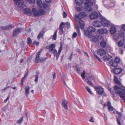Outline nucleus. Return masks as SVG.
I'll return each mask as SVG.
<instances>
[{
    "mask_svg": "<svg viewBox=\"0 0 125 125\" xmlns=\"http://www.w3.org/2000/svg\"><path fill=\"white\" fill-rule=\"evenodd\" d=\"M96 2L95 0H93V2L92 1L86 2L85 3V8L87 10L89 11H91L92 10V7L93 4L95 5Z\"/></svg>",
    "mask_w": 125,
    "mask_h": 125,
    "instance_id": "f257e3e1",
    "label": "nucleus"
},
{
    "mask_svg": "<svg viewBox=\"0 0 125 125\" xmlns=\"http://www.w3.org/2000/svg\"><path fill=\"white\" fill-rule=\"evenodd\" d=\"M95 29L92 26H90L88 29V30H84V34L89 37H92L91 33L94 31Z\"/></svg>",
    "mask_w": 125,
    "mask_h": 125,
    "instance_id": "f03ea898",
    "label": "nucleus"
},
{
    "mask_svg": "<svg viewBox=\"0 0 125 125\" xmlns=\"http://www.w3.org/2000/svg\"><path fill=\"white\" fill-rule=\"evenodd\" d=\"M114 89L116 93L119 95V96L124 100H125V94L120 91V89L117 85H115L114 87Z\"/></svg>",
    "mask_w": 125,
    "mask_h": 125,
    "instance_id": "7ed1b4c3",
    "label": "nucleus"
},
{
    "mask_svg": "<svg viewBox=\"0 0 125 125\" xmlns=\"http://www.w3.org/2000/svg\"><path fill=\"white\" fill-rule=\"evenodd\" d=\"M41 52V51H39L36 53L35 60L34 61L36 63L42 62L45 61L46 59L47 58V57L39 58Z\"/></svg>",
    "mask_w": 125,
    "mask_h": 125,
    "instance_id": "20e7f679",
    "label": "nucleus"
},
{
    "mask_svg": "<svg viewBox=\"0 0 125 125\" xmlns=\"http://www.w3.org/2000/svg\"><path fill=\"white\" fill-rule=\"evenodd\" d=\"M101 25L103 26H106L107 27H110L111 25V24L110 22L106 20L105 18H102L101 19Z\"/></svg>",
    "mask_w": 125,
    "mask_h": 125,
    "instance_id": "39448f33",
    "label": "nucleus"
},
{
    "mask_svg": "<svg viewBox=\"0 0 125 125\" xmlns=\"http://www.w3.org/2000/svg\"><path fill=\"white\" fill-rule=\"evenodd\" d=\"M38 6L40 8L46 9L48 6V5L45 4L44 2H42L41 0H38L37 2Z\"/></svg>",
    "mask_w": 125,
    "mask_h": 125,
    "instance_id": "423d86ee",
    "label": "nucleus"
},
{
    "mask_svg": "<svg viewBox=\"0 0 125 125\" xmlns=\"http://www.w3.org/2000/svg\"><path fill=\"white\" fill-rule=\"evenodd\" d=\"M65 24H66V27L67 28H69L70 27V24L69 23L66 22V23H64L63 22L61 23L60 25L59 30L62 33H63L64 32L63 29L64 28Z\"/></svg>",
    "mask_w": 125,
    "mask_h": 125,
    "instance_id": "0eeeda50",
    "label": "nucleus"
},
{
    "mask_svg": "<svg viewBox=\"0 0 125 125\" xmlns=\"http://www.w3.org/2000/svg\"><path fill=\"white\" fill-rule=\"evenodd\" d=\"M98 17V14L96 11H93L90 15V17L91 19L94 20L97 19Z\"/></svg>",
    "mask_w": 125,
    "mask_h": 125,
    "instance_id": "6e6552de",
    "label": "nucleus"
},
{
    "mask_svg": "<svg viewBox=\"0 0 125 125\" xmlns=\"http://www.w3.org/2000/svg\"><path fill=\"white\" fill-rule=\"evenodd\" d=\"M86 16L87 14L85 12H80L77 15H76L75 16L77 18L82 19L85 17Z\"/></svg>",
    "mask_w": 125,
    "mask_h": 125,
    "instance_id": "1a4fd4ad",
    "label": "nucleus"
},
{
    "mask_svg": "<svg viewBox=\"0 0 125 125\" xmlns=\"http://www.w3.org/2000/svg\"><path fill=\"white\" fill-rule=\"evenodd\" d=\"M95 88L97 90V92L100 95L102 94L104 92V91L102 87L101 86L98 87L95 86Z\"/></svg>",
    "mask_w": 125,
    "mask_h": 125,
    "instance_id": "9d476101",
    "label": "nucleus"
},
{
    "mask_svg": "<svg viewBox=\"0 0 125 125\" xmlns=\"http://www.w3.org/2000/svg\"><path fill=\"white\" fill-rule=\"evenodd\" d=\"M122 69L119 68H115L112 70V72L115 74H119L122 72Z\"/></svg>",
    "mask_w": 125,
    "mask_h": 125,
    "instance_id": "9b49d317",
    "label": "nucleus"
},
{
    "mask_svg": "<svg viewBox=\"0 0 125 125\" xmlns=\"http://www.w3.org/2000/svg\"><path fill=\"white\" fill-rule=\"evenodd\" d=\"M16 5H18V7L20 8H23L24 5L23 0H16Z\"/></svg>",
    "mask_w": 125,
    "mask_h": 125,
    "instance_id": "f8f14e48",
    "label": "nucleus"
},
{
    "mask_svg": "<svg viewBox=\"0 0 125 125\" xmlns=\"http://www.w3.org/2000/svg\"><path fill=\"white\" fill-rule=\"evenodd\" d=\"M106 52L103 49H100L98 50L97 53L100 56H102L106 54Z\"/></svg>",
    "mask_w": 125,
    "mask_h": 125,
    "instance_id": "ddd939ff",
    "label": "nucleus"
},
{
    "mask_svg": "<svg viewBox=\"0 0 125 125\" xmlns=\"http://www.w3.org/2000/svg\"><path fill=\"white\" fill-rule=\"evenodd\" d=\"M116 112L119 118H117V123L119 125H121L119 119H121V118L122 115V113H120L118 111H117Z\"/></svg>",
    "mask_w": 125,
    "mask_h": 125,
    "instance_id": "4468645a",
    "label": "nucleus"
},
{
    "mask_svg": "<svg viewBox=\"0 0 125 125\" xmlns=\"http://www.w3.org/2000/svg\"><path fill=\"white\" fill-rule=\"evenodd\" d=\"M68 103V101L66 100L63 99L62 101V105L65 109H68L67 106Z\"/></svg>",
    "mask_w": 125,
    "mask_h": 125,
    "instance_id": "2eb2a0df",
    "label": "nucleus"
},
{
    "mask_svg": "<svg viewBox=\"0 0 125 125\" xmlns=\"http://www.w3.org/2000/svg\"><path fill=\"white\" fill-rule=\"evenodd\" d=\"M32 12L33 15L35 16H37L39 15V10H36L35 8H32Z\"/></svg>",
    "mask_w": 125,
    "mask_h": 125,
    "instance_id": "dca6fc26",
    "label": "nucleus"
},
{
    "mask_svg": "<svg viewBox=\"0 0 125 125\" xmlns=\"http://www.w3.org/2000/svg\"><path fill=\"white\" fill-rule=\"evenodd\" d=\"M93 25L96 27H99L101 24V22L99 21H94L93 22Z\"/></svg>",
    "mask_w": 125,
    "mask_h": 125,
    "instance_id": "f3484780",
    "label": "nucleus"
},
{
    "mask_svg": "<svg viewBox=\"0 0 125 125\" xmlns=\"http://www.w3.org/2000/svg\"><path fill=\"white\" fill-rule=\"evenodd\" d=\"M117 31L116 28L114 26H111L110 30V33L111 34H114Z\"/></svg>",
    "mask_w": 125,
    "mask_h": 125,
    "instance_id": "a211bd4d",
    "label": "nucleus"
},
{
    "mask_svg": "<svg viewBox=\"0 0 125 125\" xmlns=\"http://www.w3.org/2000/svg\"><path fill=\"white\" fill-rule=\"evenodd\" d=\"M97 31L99 33L101 34L104 33L106 34L107 33V31L105 29H101L98 30Z\"/></svg>",
    "mask_w": 125,
    "mask_h": 125,
    "instance_id": "6ab92c4d",
    "label": "nucleus"
},
{
    "mask_svg": "<svg viewBox=\"0 0 125 125\" xmlns=\"http://www.w3.org/2000/svg\"><path fill=\"white\" fill-rule=\"evenodd\" d=\"M23 11L25 12V13L28 14L29 15H31L32 14V11L28 8H25L23 9Z\"/></svg>",
    "mask_w": 125,
    "mask_h": 125,
    "instance_id": "aec40b11",
    "label": "nucleus"
},
{
    "mask_svg": "<svg viewBox=\"0 0 125 125\" xmlns=\"http://www.w3.org/2000/svg\"><path fill=\"white\" fill-rule=\"evenodd\" d=\"M80 28L82 29H84V21L82 20H80L79 21Z\"/></svg>",
    "mask_w": 125,
    "mask_h": 125,
    "instance_id": "412c9836",
    "label": "nucleus"
},
{
    "mask_svg": "<svg viewBox=\"0 0 125 125\" xmlns=\"http://www.w3.org/2000/svg\"><path fill=\"white\" fill-rule=\"evenodd\" d=\"M83 0H75V3L77 6H81L83 2Z\"/></svg>",
    "mask_w": 125,
    "mask_h": 125,
    "instance_id": "4be33fe9",
    "label": "nucleus"
},
{
    "mask_svg": "<svg viewBox=\"0 0 125 125\" xmlns=\"http://www.w3.org/2000/svg\"><path fill=\"white\" fill-rule=\"evenodd\" d=\"M111 57V56L107 54V55H105L103 57V59L104 61H106L109 60L110 58Z\"/></svg>",
    "mask_w": 125,
    "mask_h": 125,
    "instance_id": "5701e85b",
    "label": "nucleus"
},
{
    "mask_svg": "<svg viewBox=\"0 0 125 125\" xmlns=\"http://www.w3.org/2000/svg\"><path fill=\"white\" fill-rule=\"evenodd\" d=\"M55 47V45L54 44H52L51 45H48L47 46L46 48L47 49H48L49 50L50 49H53Z\"/></svg>",
    "mask_w": 125,
    "mask_h": 125,
    "instance_id": "b1692460",
    "label": "nucleus"
},
{
    "mask_svg": "<svg viewBox=\"0 0 125 125\" xmlns=\"http://www.w3.org/2000/svg\"><path fill=\"white\" fill-rule=\"evenodd\" d=\"M100 44L101 46L103 48H105L106 47V42L104 41H103L101 42L100 43Z\"/></svg>",
    "mask_w": 125,
    "mask_h": 125,
    "instance_id": "393cba45",
    "label": "nucleus"
},
{
    "mask_svg": "<svg viewBox=\"0 0 125 125\" xmlns=\"http://www.w3.org/2000/svg\"><path fill=\"white\" fill-rule=\"evenodd\" d=\"M39 15H43L45 13V11L43 9H40L39 10Z\"/></svg>",
    "mask_w": 125,
    "mask_h": 125,
    "instance_id": "a878e982",
    "label": "nucleus"
},
{
    "mask_svg": "<svg viewBox=\"0 0 125 125\" xmlns=\"http://www.w3.org/2000/svg\"><path fill=\"white\" fill-rule=\"evenodd\" d=\"M5 26L6 30H7L10 29H11L13 28L14 27L13 25L11 24Z\"/></svg>",
    "mask_w": 125,
    "mask_h": 125,
    "instance_id": "bb28decb",
    "label": "nucleus"
},
{
    "mask_svg": "<svg viewBox=\"0 0 125 125\" xmlns=\"http://www.w3.org/2000/svg\"><path fill=\"white\" fill-rule=\"evenodd\" d=\"M30 88V87L29 86H26L25 88V93L27 95H28L29 93V90Z\"/></svg>",
    "mask_w": 125,
    "mask_h": 125,
    "instance_id": "cd10ccee",
    "label": "nucleus"
},
{
    "mask_svg": "<svg viewBox=\"0 0 125 125\" xmlns=\"http://www.w3.org/2000/svg\"><path fill=\"white\" fill-rule=\"evenodd\" d=\"M44 34V32L43 31H41L38 35L37 37L38 39L39 40V39L41 37H43Z\"/></svg>",
    "mask_w": 125,
    "mask_h": 125,
    "instance_id": "c85d7f7f",
    "label": "nucleus"
},
{
    "mask_svg": "<svg viewBox=\"0 0 125 125\" xmlns=\"http://www.w3.org/2000/svg\"><path fill=\"white\" fill-rule=\"evenodd\" d=\"M114 81L115 82V83L119 85L120 84V82L118 78L115 76L114 77Z\"/></svg>",
    "mask_w": 125,
    "mask_h": 125,
    "instance_id": "c756f323",
    "label": "nucleus"
},
{
    "mask_svg": "<svg viewBox=\"0 0 125 125\" xmlns=\"http://www.w3.org/2000/svg\"><path fill=\"white\" fill-rule=\"evenodd\" d=\"M23 119V117H22L20 118L17 121V123L20 124H21Z\"/></svg>",
    "mask_w": 125,
    "mask_h": 125,
    "instance_id": "7c9ffc66",
    "label": "nucleus"
},
{
    "mask_svg": "<svg viewBox=\"0 0 125 125\" xmlns=\"http://www.w3.org/2000/svg\"><path fill=\"white\" fill-rule=\"evenodd\" d=\"M57 32V31L56 30L54 32V34L53 35L52 39L54 40H55L56 39L57 37L56 34Z\"/></svg>",
    "mask_w": 125,
    "mask_h": 125,
    "instance_id": "2f4dec72",
    "label": "nucleus"
},
{
    "mask_svg": "<svg viewBox=\"0 0 125 125\" xmlns=\"http://www.w3.org/2000/svg\"><path fill=\"white\" fill-rule=\"evenodd\" d=\"M86 89L87 91L90 94H93V93L92 92V91H91V90L89 88V87H88L87 86H86Z\"/></svg>",
    "mask_w": 125,
    "mask_h": 125,
    "instance_id": "473e14b6",
    "label": "nucleus"
},
{
    "mask_svg": "<svg viewBox=\"0 0 125 125\" xmlns=\"http://www.w3.org/2000/svg\"><path fill=\"white\" fill-rule=\"evenodd\" d=\"M92 41L94 42L97 43L98 41V39L96 38L95 37H94L92 39Z\"/></svg>",
    "mask_w": 125,
    "mask_h": 125,
    "instance_id": "72a5a7b5",
    "label": "nucleus"
},
{
    "mask_svg": "<svg viewBox=\"0 0 125 125\" xmlns=\"http://www.w3.org/2000/svg\"><path fill=\"white\" fill-rule=\"evenodd\" d=\"M28 76V74L27 73H26L25 74V75L23 77V78L21 82V84L22 85H23V82L24 81V80H25V79H26V77H27Z\"/></svg>",
    "mask_w": 125,
    "mask_h": 125,
    "instance_id": "f704fd0d",
    "label": "nucleus"
},
{
    "mask_svg": "<svg viewBox=\"0 0 125 125\" xmlns=\"http://www.w3.org/2000/svg\"><path fill=\"white\" fill-rule=\"evenodd\" d=\"M22 29L21 28H18L16 29V35L21 32Z\"/></svg>",
    "mask_w": 125,
    "mask_h": 125,
    "instance_id": "c9c22d12",
    "label": "nucleus"
},
{
    "mask_svg": "<svg viewBox=\"0 0 125 125\" xmlns=\"http://www.w3.org/2000/svg\"><path fill=\"white\" fill-rule=\"evenodd\" d=\"M27 44H30L32 43V40L30 37H28L27 39Z\"/></svg>",
    "mask_w": 125,
    "mask_h": 125,
    "instance_id": "e433bc0d",
    "label": "nucleus"
},
{
    "mask_svg": "<svg viewBox=\"0 0 125 125\" xmlns=\"http://www.w3.org/2000/svg\"><path fill=\"white\" fill-rule=\"evenodd\" d=\"M53 54L54 56H56V60H57L59 56V54L58 52H57V53H54Z\"/></svg>",
    "mask_w": 125,
    "mask_h": 125,
    "instance_id": "4c0bfd02",
    "label": "nucleus"
},
{
    "mask_svg": "<svg viewBox=\"0 0 125 125\" xmlns=\"http://www.w3.org/2000/svg\"><path fill=\"white\" fill-rule=\"evenodd\" d=\"M118 46L119 47H122L123 45V44L122 43L121 41H120L118 42Z\"/></svg>",
    "mask_w": 125,
    "mask_h": 125,
    "instance_id": "58836bf2",
    "label": "nucleus"
},
{
    "mask_svg": "<svg viewBox=\"0 0 125 125\" xmlns=\"http://www.w3.org/2000/svg\"><path fill=\"white\" fill-rule=\"evenodd\" d=\"M62 45L61 44H60V48L59 49L58 51V54H59V55L60 54V53L62 51Z\"/></svg>",
    "mask_w": 125,
    "mask_h": 125,
    "instance_id": "ea45409f",
    "label": "nucleus"
},
{
    "mask_svg": "<svg viewBox=\"0 0 125 125\" xmlns=\"http://www.w3.org/2000/svg\"><path fill=\"white\" fill-rule=\"evenodd\" d=\"M81 76L83 79H84L85 77V72L84 71L81 74Z\"/></svg>",
    "mask_w": 125,
    "mask_h": 125,
    "instance_id": "a19ab883",
    "label": "nucleus"
},
{
    "mask_svg": "<svg viewBox=\"0 0 125 125\" xmlns=\"http://www.w3.org/2000/svg\"><path fill=\"white\" fill-rule=\"evenodd\" d=\"M118 63L116 62H115L114 61L113 65L112 66L114 67H116L118 66Z\"/></svg>",
    "mask_w": 125,
    "mask_h": 125,
    "instance_id": "79ce46f5",
    "label": "nucleus"
},
{
    "mask_svg": "<svg viewBox=\"0 0 125 125\" xmlns=\"http://www.w3.org/2000/svg\"><path fill=\"white\" fill-rule=\"evenodd\" d=\"M87 83L88 85L92 86L93 87L94 86V84L92 83L90 81H88L87 82Z\"/></svg>",
    "mask_w": 125,
    "mask_h": 125,
    "instance_id": "37998d69",
    "label": "nucleus"
},
{
    "mask_svg": "<svg viewBox=\"0 0 125 125\" xmlns=\"http://www.w3.org/2000/svg\"><path fill=\"white\" fill-rule=\"evenodd\" d=\"M49 50L51 51L53 54L55 53H57V51L54 49H50V50Z\"/></svg>",
    "mask_w": 125,
    "mask_h": 125,
    "instance_id": "c03bdc74",
    "label": "nucleus"
},
{
    "mask_svg": "<svg viewBox=\"0 0 125 125\" xmlns=\"http://www.w3.org/2000/svg\"><path fill=\"white\" fill-rule=\"evenodd\" d=\"M38 74H37L35 75V78L34 80V81L36 82L38 80Z\"/></svg>",
    "mask_w": 125,
    "mask_h": 125,
    "instance_id": "a18cd8bd",
    "label": "nucleus"
},
{
    "mask_svg": "<svg viewBox=\"0 0 125 125\" xmlns=\"http://www.w3.org/2000/svg\"><path fill=\"white\" fill-rule=\"evenodd\" d=\"M120 61V59L119 58H116L115 59V62H116L118 63Z\"/></svg>",
    "mask_w": 125,
    "mask_h": 125,
    "instance_id": "49530a36",
    "label": "nucleus"
},
{
    "mask_svg": "<svg viewBox=\"0 0 125 125\" xmlns=\"http://www.w3.org/2000/svg\"><path fill=\"white\" fill-rule=\"evenodd\" d=\"M108 109L109 111H113L114 110L113 107L111 106L108 107Z\"/></svg>",
    "mask_w": 125,
    "mask_h": 125,
    "instance_id": "de8ad7c7",
    "label": "nucleus"
},
{
    "mask_svg": "<svg viewBox=\"0 0 125 125\" xmlns=\"http://www.w3.org/2000/svg\"><path fill=\"white\" fill-rule=\"evenodd\" d=\"M76 9L78 11H80L82 9V8L81 7H76Z\"/></svg>",
    "mask_w": 125,
    "mask_h": 125,
    "instance_id": "09e8293b",
    "label": "nucleus"
},
{
    "mask_svg": "<svg viewBox=\"0 0 125 125\" xmlns=\"http://www.w3.org/2000/svg\"><path fill=\"white\" fill-rule=\"evenodd\" d=\"M120 89V91L121 90H122V92H123L125 94V88L121 87V88H119Z\"/></svg>",
    "mask_w": 125,
    "mask_h": 125,
    "instance_id": "8fccbe9b",
    "label": "nucleus"
},
{
    "mask_svg": "<svg viewBox=\"0 0 125 125\" xmlns=\"http://www.w3.org/2000/svg\"><path fill=\"white\" fill-rule=\"evenodd\" d=\"M114 39L116 40H118L119 38V37L115 35L114 36Z\"/></svg>",
    "mask_w": 125,
    "mask_h": 125,
    "instance_id": "3c124183",
    "label": "nucleus"
},
{
    "mask_svg": "<svg viewBox=\"0 0 125 125\" xmlns=\"http://www.w3.org/2000/svg\"><path fill=\"white\" fill-rule=\"evenodd\" d=\"M77 35V33L76 32H74L73 34L72 37L73 38H75L76 37Z\"/></svg>",
    "mask_w": 125,
    "mask_h": 125,
    "instance_id": "603ef678",
    "label": "nucleus"
},
{
    "mask_svg": "<svg viewBox=\"0 0 125 125\" xmlns=\"http://www.w3.org/2000/svg\"><path fill=\"white\" fill-rule=\"evenodd\" d=\"M1 29L3 30H6L5 26H1L0 27Z\"/></svg>",
    "mask_w": 125,
    "mask_h": 125,
    "instance_id": "864d4df0",
    "label": "nucleus"
},
{
    "mask_svg": "<svg viewBox=\"0 0 125 125\" xmlns=\"http://www.w3.org/2000/svg\"><path fill=\"white\" fill-rule=\"evenodd\" d=\"M63 17L65 18L67 16L66 13L65 12H64L62 14Z\"/></svg>",
    "mask_w": 125,
    "mask_h": 125,
    "instance_id": "5fc2aeb1",
    "label": "nucleus"
},
{
    "mask_svg": "<svg viewBox=\"0 0 125 125\" xmlns=\"http://www.w3.org/2000/svg\"><path fill=\"white\" fill-rule=\"evenodd\" d=\"M77 31L78 32L79 35L80 36H81V33L78 27H77L76 28Z\"/></svg>",
    "mask_w": 125,
    "mask_h": 125,
    "instance_id": "6e6d98bb",
    "label": "nucleus"
},
{
    "mask_svg": "<svg viewBox=\"0 0 125 125\" xmlns=\"http://www.w3.org/2000/svg\"><path fill=\"white\" fill-rule=\"evenodd\" d=\"M75 68L76 69V71H77V73H79L80 72V69L77 66H76L75 67Z\"/></svg>",
    "mask_w": 125,
    "mask_h": 125,
    "instance_id": "4d7b16f0",
    "label": "nucleus"
},
{
    "mask_svg": "<svg viewBox=\"0 0 125 125\" xmlns=\"http://www.w3.org/2000/svg\"><path fill=\"white\" fill-rule=\"evenodd\" d=\"M94 56L97 59V60H98V61L100 62H101V60L96 55H94Z\"/></svg>",
    "mask_w": 125,
    "mask_h": 125,
    "instance_id": "13d9d810",
    "label": "nucleus"
},
{
    "mask_svg": "<svg viewBox=\"0 0 125 125\" xmlns=\"http://www.w3.org/2000/svg\"><path fill=\"white\" fill-rule=\"evenodd\" d=\"M94 56L97 59V60H98V61L100 62H101V60L96 55H94Z\"/></svg>",
    "mask_w": 125,
    "mask_h": 125,
    "instance_id": "bf43d9fd",
    "label": "nucleus"
},
{
    "mask_svg": "<svg viewBox=\"0 0 125 125\" xmlns=\"http://www.w3.org/2000/svg\"><path fill=\"white\" fill-rule=\"evenodd\" d=\"M94 56L97 59V60H98V61L100 62H101V60L96 55H94Z\"/></svg>",
    "mask_w": 125,
    "mask_h": 125,
    "instance_id": "052dcab7",
    "label": "nucleus"
},
{
    "mask_svg": "<svg viewBox=\"0 0 125 125\" xmlns=\"http://www.w3.org/2000/svg\"><path fill=\"white\" fill-rule=\"evenodd\" d=\"M94 56L97 59V60H98V61L100 62H101V60L96 55H94Z\"/></svg>",
    "mask_w": 125,
    "mask_h": 125,
    "instance_id": "680f3d73",
    "label": "nucleus"
},
{
    "mask_svg": "<svg viewBox=\"0 0 125 125\" xmlns=\"http://www.w3.org/2000/svg\"><path fill=\"white\" fill-rule=\"evenodd\" d=\"M13 36L15 37L16 36V29H15L13 31Z\"/></svg>",
    "mask_w": 125,
    "mask_h": 125,
    "instance_id": "e2e57ef3",
    "label": "nucleus"
},
{
    "mask_svg": "<svg viewBox=\"0 0 125 125\" xmlns=\"http://www.w3.org/2000/svg\"><path fill=\"white\" fill-rule=\"evenodd\" d=\"M29 3H32L34 2V0H27Z\"/></svg>",
    "mask_w": 125,
    "mask_h": 125,
    "instance_id": "0e129e2a",
    "label": "nucleus"
},
{
    "mask_svg": "<svg viewBox=\"0 0 125 125\" xmlns=\"http://www.w3.org/2000/svg\"><path fill=\"white\" fill-rule=\"evenodd\" d=\"M107 105L108 107L111 106V104L110 102H107Z\"/></svg>",
    "mask_w": 125,
    "mask_h": 125,
    "instance_id": "69168bd1",
    "label": "nucleus"
},
{
    "mask_svg": "<svg viewBox=\"0 0 125 125\" xmlns=\"http://www.w3.org/2000/svg\"><path fill=\"white\" fill-rule=\"evenodd\" d=\"M33 43L34 44H36L37 45H38L39 44V42H38L35 41Z\"/></svg>",
    "mask_w": 125,
    "mask_h": 125,
    "instance_id": "338daca9",
    "label": "nucleus"
},
{
    "mask_svg": "<svg viewBox=\"0 0 125 125\" xmlns=\"http://www.w3.org/2000/svg\"><path fill=\"white\" fill-rule=\"evenodd\" d=\"M114 61L113 60H111L109 62V63L110 64L111 66H112L113 65Z\"/></svg>",
    "mask_w": 125,
    "mask_h": 125,
    "instance_id": "774afa93",
    "label": "nucleus"
}]
</instances>
